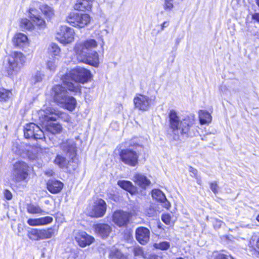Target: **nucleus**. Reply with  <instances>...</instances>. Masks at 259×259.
Wrapping results in <instances>:
<instances>
[{
	"instance_id": "c85d7f7f",
	"label": "nucleus",
	"mask_w": 259,
	"mask_h": 259,
	"mask_svg": "<svg viewBox=\"0 0 259 259\" xmlns=\"http://www.w3.org/2000/svg\"><path fill=\"white\" fill-rule=\"evenodd\" d=\"M199 118L201 124H207L210 122L211 116L208 112L200 110L199 112Z\"/></svg>"
},
{
	"instance_id": "1a4fd4ad",
	"label": "nucleus",
	"mask_w": 259,
	"mask_h": 259,
	"mask_svg": "<svg viewBox=\"0 0 259 259\" xmlns=\"http://www.w3.org/2000/svg\"><path fill=\"white\" fill-rule=\"evenodd\" d=\"M136 149L128 148L122 150L119 154L121 161L131 166H136L138 163L139 155Z\"/></svg>"
},
{
	"instance_id": "5701e85b",
	"label": "nucleus",
	"mask_w": 259,
	"mask_h": 259,
	"mask_svg": "<svg viewBox=\"0 0 259 259\" xmlns=\"http://www.w3.org/2000/svg\"><path fill=\"white\" fill-rule=\"evenodd\" d=\"M134 182L142 188L148 186L151 182L146 176L141 174H137L134 178Z\"/></svg>"
},
{
	"instance_id": "a18cd8bd",
	"label": "nucleus",
	"mask_w": 259,
	"mask_h": 259,
	"mask_svg": "<svg viewBox=\"0 0 259 259\" xmlns=\"http://www.w3.org/2000/svg\"><path fill=\"white\" fill-rule=\"evenodd\" d=\"M210 188L214 193H217L218 192V185L217 182H214L210 184Z\"/></svg>"
},
{
	"instance_id": "8fccbe9b",
	"label": "nucleus",
	"mask_w": 259,
	"mask_h": 259,
	"mask_svg": "<svg viewBox=\"0 0 259 259\" xmlns=\"http://www.w3.org/2000/svg\"><path fill=\"white\" fill-rule=\"evenodd\" d=\"M161 202L163 204V206L166 208L168 209L170 206V203L167 201L166 198L165 200H162Z\"/></svg>"
},
{
	"instance_id": "f257e3e1",
	"label": "nucleus",
	"mask_w": 259,
	"mask_h": 259,
	"mask_svg": "<svg viewBox=\"0 0 259 259\" xmlns=\"http://www.w3.org/2000/svg\"><path fill=\"white\" fill-rule=\"evenodd\" d=\"M97 47V41L92 38L76 42L74 50L78 61L98 67L99 64V55L94 50Z\"/></svg>"
},
{
	"instance_id": "6e6d98bb",
	"label": "nucleus",
	"mask_w": 259,
	"mask_h": 259,
	"mask_svg": "<svg viewBox=\"0 0 259 259\" xmlns=\"http://www.w3.org/2000/svg\"><path fill=\"white\" fill-rule=\"evenodd\" d=\"M191 172L193 173L194 175H196L197 174V170L192 167H190V170H189Z\"/></svg>"
},
{
	"instance_id": "4d7b16f0",
	"label": "nucleus",
	"mask_w": 259,
	"mask_h": 259,
	"mask_svg": "<svg viewBox=\"0 0 259 259\" xmlns=\"http://www.w3.org/2000/svg\"><path fill=\"white\" fill-rule=\"evenodd\" d=\"M118 259H128V258L127 255L122 253Z\"/></svg>"
},
{
	"instance_id": "3c124183",
	"label": "nucleus",
	"mask_w": 259,
	"mask_h": 259,
	"mask_svg": "<svg viewBox=\"0 0 259 259\" xmlns=\"http://www.w3.org/2000/svg\"><path fill=\"white\" fill-rule=\"evenodd\" d=\"M256 30H253L252 31V35L256 37V38L259 39V28L256 29L255 28Z\"/></svg>"
},
{
	"instance_id": "864d4df0",
	"label": "nucleus",
	"mask_w": 259,
	"mask_h": 259,
	"mask_svg": "<svg viewBox=\"0 0 259 259\" xmlns=\"http://www.w3.org/2000/svg\"><path fill=\"white\" fill-rule=\"evenodd\" d=\"M252 18L253 20H256L259 22V13H256L252 15Z\"/></svg>"
},
{
	"instance_id": "473e14b6",
	"label": "nucleus",
	"mask_w": 259,
	"mask_h": 259,
	"mask_svg": "<svg viewBox=\"0 0 259 259\" xmlns=\"http://www.w3.org/2000/svg\"><path fill=\"white\" fill-rule=\"evenodd\" d=\"M152 195L153 198L161 202L162 200H165V196L164 194L159 189L153 190L152 192Z\"/></svg>"
},
{
	"instance_id": "052dcab7",
	"label": "nucleus",
	"mask_w": 259,
	"mask_h": 259,
	"mask_svg": "<svg viewBox=\"0 0 259 259\" xmlns=\"http://www.w3.org/2000/svg\"><path fill=\"white\" fill-rule=\"evenodd\" d=\"M256 220L259 222V214L256 217Z\"/></svg>"
},
{
	"instance_id": "4be33fe9",
	"label": "nucleus",
	"mask_w": 259,
	"mask_h": 259,
	"mask_svg": "<svg viewBox=\"0 0 259 259\" xmlns=\"http://www.w3.org/2000/svg\"><path fill=\"white\" fill-rule=\"evenodd\" d=\"M53 220V218L49 216L37 219H29L27 220V224L31 226H42L51 223Z\"/></svg>"
},
{
	"instance_id": "ea45409f",
	"label": "nucleus",
	"mask_w": 259,
	"mask_h": 259,
	"mask_svg": "<svg viewBox=\"0 0 259 259\" xmlns=\"http://www.w3.org/2000/svg\"><path fill=\"white\" fill-rule=\"evenodd\" d=\"M174 0H164L163 8L166 11H170L174 8Z\"/></svg>"
},
{
	"instance_id": "a878e982",
	"label": "nucleus",
	"mask_w": 259,
	"mask_h": 259,
	"mask_svg": "<svg viewBox=\"0 0 259 259\" xmlns=\"http://www.w3.org/2000/svg\"><path fill=\"white\" fill-rule=\"evenodd\" d=\"M117 184L121 188L130 192L132 194H134L137 192L136 187L134 186L130 181L120 180L118 181Z\"/></svg>"
},
{
	"instance_id": "72a5a7b5",
	"label": "nucleus",
	"mask_w": 259,
	"mask_h": 259,
	"mask_svg": "<svg viewBox=\"0 0 259 259\" xmlns=\"http://www.w3.org/2000/svg\"><path fill=\"white\" fill-rule=\"evenodd\" d=\"M20 26L28 30H33L34 29V25L32 22L26 18L21 20Z\"/></svg>"
},
{
	"instance_id": "680f3d73",
	"label": "nucleus",
	"mask_w": 259,
	"mask_h": 259,
	"mask_svg": "<svg viewBox=\"0 0 259 259\" xmlns=\"http://www.w3.org/2000/svg\"><path fill=\"white\" fill-rule=\"evenodd\" d=\"M177 259H184V258H182V257H179V258H177Z\"/></svg>"
},
{
	"instance_id": "f8f14e48",
	"label": "nucleus",
	"mask_w": 259,
	"mask_h": 259,
	"mask_svg": "<svg viewBox=\"0 0 259 259\" xmlns=\"http://www.w3.org/2000/svg\"><path fill=\"white\" fill-rule=\"evenodd\" d=\"M24 135L26 139H42L45 138L44 133L40 127L33 123L25 125Z\"/></svg>"
},
{
	"instance_id": "5fc2aeb1",
	"label": "nucleus",
	"mask_w": 259,
	"mask_h": 259,
	"mask_svg": "<svg viewBox=\"0 0 259 259\" xmlns=\"http://www.w3.org/2000/svg\"><path fill=\"white\" fill-rule=\"evenodd\" d=\"M168 22L164 21L161 24V30H163L165 27H166L168 26Z\"/></svg>"
},
{
	"instance_id": "7ed1b4c3",
	"label": "nucleus",
	"mask_w": 259,
	"mask_h": 259,
	"mask_svg": "<svg viewBox=\"0 0 259 259\" xmlns=\"http://www.w3.org/2000/svg\"><path fill=\"white\" fill-rule=\"evenodd\" d=\"M169 124L175 135L179 133L188 135L195 122L193 115L187 116L181 120L174 110H171L169 114Z\"/></svg>"
},
{
	"instance_id": "58836bf2",
	"label": "nucleus",
	"mask_w": 259,
	"mask_h": 259,
	"mask_svg": "<svg viewBox=\"0 0 259 259\" xmlns=\"http://www.w3.org/2000/svg\"><path fill=\"white\" fill-rule=\"evenodd\" d=\"M155 248L161 249V250H167L170 247V244L169 242L166 241L161 242L159 243H155L154 244Z\"/></svg>"
},
{
	"instance_id": "c756f323",
	"label": "nucleus",
	"mask_w": 259,
	"mask_h": 259,
	"mask_svg": "<svg viewBox=\"0 0 259 259\" xmlns=\"http://www.w3.org/2000/svg\"><path fill=\"white\" fill-rule=\"evenodd\" d=\"M12 95L11 90L0 88V102H7L11 98Z\"/></svg>"
},
{
	"instance_id": "13d9d810",
	"label": "nucleus",
	"mask_w": 259,
	"mask_h": 259,
	"mask_svg": "<svg viewBox=\"0 0 259 259\" xmlns=\"http://www.w3.org/2000/svg\"><path fill=\"white\" fill-rule=\"evenodd\" d=\"M256 246L257 248L259 249V238L258 239V240H257V241L256 242Z\"/></svg>"
},
{
	"instance_id": "4c0bfd02",
	"label": "nucleus",
	"mask_w": 259,
	"mask_h": 259,
	"mask_svg": "<svg viewBox=\"0 0 259 259\" xmlns=\"http://www.w3.org/2000/svg\"><path fill=\"white\" fill-rule=\"evenodd\" d=\"M44 74L40 71H37L33 75L31 79L32 83L36 84L42 81Z\"/></svg>"
},
{
	"instance_id": "bb28decb",
	"label": "nucleus",
	"mask_w": 259,
	"mask_h": 259,
	"mask_svg": "<svg viewBox=\"0 0 259 259\" xmlns=\"http://www.w3.org/2000/svg\"><path fill=\"white\" fill-rule=\"evenodd\" d=\"M64 99V100H65V102L64 103H61V106L69 111H73L75 109L76 105V101L75 98L67 96Z\"/></svg>"
},
{
	"instance_id": "6ab92c4d",
	"label": "nucleus",
	"mask_w": 259,
	"mask_h": 259,
	"mask_svg": "<svg viewBox=\"0 0 259 259\" xmlns=\"http://www.w3.org/2000/svg\"><path fill=\"white\" fill-rule=\"evenodd\" d=\"M13 45L20 48H23L29 44L27 36L22 33H16L12 39Z\"/></svg>"
},
{
	"instance_id": "9d476101",
	"label": "nucleus",
	"mask_w": 259,
	"mask_h": 259,
	"mask_svg": "<svg viewBox=\"0 0 259 259\" xmlns=\"http://www.w3.org/2000/svg\"><path fill=\"white\" fill-rule=\"evenodd\" d=\"M38 114L40 116H44L46 120L48 121L49 120L56 121L58 118H62L67 122H69L70 120V118L68 114L52 108H47L45 110H40Z\"/></svg>"
},
{
	"instance_id": "c03bdc74",
	"label": "nucleus",
	"mask_w": 259,
	"mask_h": 259,
	"mask_svg": "<svg viewBox=\"0 0 259 259\" xmlns=\"http://www.w3.org/2000/svg\"><path fill=\"white\" fill-rule=\"evenodd\" d=\"M212 223L214 228L215 229H218L221 228V226L223 224V222L217 219H213Z\"/></svg>"
},
{
	"instance_id": "b1692460",
	"label": "nucleus",
	"mask_w": 259,
	"mask_h": 259,
	"mask_svg": "<svg viewBox=\"0 0 259 259\" xmlns=\"http://www.w3.org/2000/svg\"><path fill=\"white\" fill-rule=\"evenodd\" d=\"M45 121H47V123L46 124V129L49 132H51L53 134H56L58 133H60L62 130V126L61 124L50 122L51 120H49V121L46 120L45 116H42Z\"/></svg>"
},
{
	"instance_id": "39448f33",
	"label": "nucleus",
	"mask_w": 259,
	"mask_h": 259,
	"mask_svg": "<svg viewBox=\"0 0 259 259\" xmlns=\"http://www.w3.org/2000/svg\"><path fill=\"white\" fill-rule=\"evenodd\" d=\"M29 174V166L26 162L18 161L13 165L11 180L15 183L25 182Z\"/></svg>"
},
{
	"instance_id": "393cba45",
	"label": "nucleus",
	"mask_w": 259,
	"mask_h": 259,
	"mask_svg": "<svg viewBox=\"0 0 259 259\" xmlns=\"http://www.w3.org/2000/svg\"><path fill=\"white\" fill-rule=\"evenodd\" d=\"M39 9L47 19L51 20L55 16L54 8L48 5H42L40 6Z\"/></svg>"
},
{
	"instance_id": "9b49d317",
	"label": "nucleus",
	"mask_w": 259,
	"mask_h": 259,
	"mask_svg": "<svg viewBox=\"0 0 259 259\" xmlns=\"http://www.w3.org/2000/svg\"><path fill=\"white\" fill-rule=\"evenodd\" d=\"M135 108L143 111H148L153 103V100L149 97L137 94L133 99Z\"/></svg>"
},
{
	"instance_id": "49530a36",
	"label": "nucleus",
	"mask_w": 259,
	"mask_h": 259,
	"mask_svg": "<svg viewBox=\"0 0 259 259\" xmlns=\"http://www.w3.org/2000/svg\"><path fill=\"white\" fill-rule=\"evenodd\" d=\"M216 259H234L231 255H228L224 254H219L217 256Z\"/></svg>"
},
{
	"instance_id": "a19ab883",
	"label": "nucleus",
	"mask_w": 259,
	"mask_h": 259,
	"mask_svg": "<svg viewBox=\"0 0 259 259\" xmlns=\"http://www.w3.org/2000/svg\"><path fill=\"white\" fill-rule=\"evenodd\" d=\"M122 253L116 248H113L110 250L109 257L112 258L118 259Z\"/></svg>"
},
{
	"instance_id": "423d86ee",
	"label": "nucleus",
	"mask_w": 259,
	"mask_h": 259,
	"mask_svg": "<svg viewBox=\"0 0 259 259\" xmlns=\"http://www.w3.org/2000/svg\"><path fill=\"white\" fill-rule=\"evenodd\" d=\"M91 18L89 14L82 13H70L66 17L67 22L72 26L84 28L90 24Z\"/></svg>"
},
{
	"instance_id": "4468645a",
	"label": "nucleus",
	"mask_w": 259,
	"mask_h": 259,
	"mask_svg": "<svg viewBox=\"0 0 259 259\" xmlns=\"http://www.w3.org/2000/svg\"><path fill=\"white\" fill-rule=\"evenodd\" d=\"M65 78L63 80V85L64 87H62L61 85H56L52 88V95L53 97L54 100L61 104V103H64L65 100V98L67 96V92L66 89V85L64 84Z\"/></svg>"
},
{
	"instance_id": "603ef678",
	"label": "nucleus",
	"mask_w": 259,
	"mask_h": 259,
	"mask_svg": "<svg viewBox=\"0 0 259 259\" xmlns=\"http://www.w3.org/2000/svg\"><path fill=\"white\" fill-rule=\"evenodd\" d=\"M148 259H163V258L161 256L153 254V255H150Z\"/></svg>"
},
{
	"instance_id": "cd10ccee",
	"label": "nucleus",
	"mask_w": 259,
	"mask_h": 259,
	"mask_svg": "<svg viewBox=\"0 0 259 259\" xmlns=\"http://www.w3.org/2000/svg\"><path fill=\"white\" fill-rule=\"evenodd\" d=\"M93 2L87 0H77V3L75 5L74 8L79 11L91 10Z\"/></svg>"
},
{
	"instance_id": "a211bd4d",
	"label": "nucleus",
	"mask_w": 259,
	"mask_h": 259,
	"mask_svg": "<svg viewBox=\"0 0 259 259\" xmlns=\"http://www.w3.org/2000/svg\"><path fill=\"white\" fill-rule=\"evenodd\" d=\"M136 238L141 244H146L150 238V231L147 228L140 227L136 230Z\"/></svg>"
},
{
	"instance_id": "7c9ffc66",
	"label": "nucleus",
	"mask_w": 259,
	"mask_h": 259,
	"mask_svg": "<svg viewBox=\"0 0 259 259\" xmlns=\"http://www.w3.org/2000/svg\"><path fill=\"white\" fill-rule=\"evenodd\" d=\"M31 20L34 25V28L36 27L38 29H44L47 26L45 20L40 16H37Z\"/></svg>"
},
{
	"instance_id": "e433bc0d",
	"label": "nucleus",
	"mask_w": 259,
	"mask_h": 259,
	"mask_svg": "<svg viewBox=\"0 0 259 259\" xmlns=\"http://www.w3.org/2000/svg\"><path fill=\"white\" fill-rule=\"evenodd\" d=\"M49 51L50 53L54 56H59L60 53V48L57 44L54 43H52L50 45L49 48Z\"/></svg>"
},
{
	"instance_id": "ddd939ff",
	"label": "nucleus",
	"mask_w": 259,
	"mask_h": 259,
	"mask_svg": "<svg viewBox=\"0 0 259 259\" xmlns=\"http://www.w3.org/2000/svg\"><path fill=\"white\" fill-rule=\"evenodd\" d=\"M106 210V204L102 199H97L91 208L89 214L92 217L99 218L103 217Z\"/></svg>"
},
{
	"instance_id": "2eb2a0df",
	"label": "nucleus",
	"mask_w": 259,
	"mask_h": 259,
	"mask_svg": "<svg viewBox=\"0 0 259 259\" xmlns=\"http://www.w3.org/2000/svg\"><path fill=\"white\" fill-rule=\"evenodd\" d=\"M61 149L73 158L76 155V146L73 140H67L60 144Z\"/></svg>"
},
{
	"instance_id": "412c9836",
	"label": "nucleus",
	"mask_w": 259,
	"mask_h": 259,
	"mask_svg": "<svg viewBox=\"0 0 259 259\" xmlns=\"http://www.w3.org/2000/svg\"><path fill=\"white\" fill-rule=\"evenodd\" d=\"M63 183L56 180H49L47 183L48 190L53 194L60 192L63 187Z\"/></svg>"
},
{
	"instance_id": "de8ad7c7",
	"label": "nucleus",
	"mask_w": 259,
	"mask_h": 259,
	"mask_svg": "<svg viewBox=\"0 0 259 259\" xmlns=\"http://www.w3.org/2000/svg\"><path fill=\"white\" fill-rule=\"evenodd\" d=\"M4 195H5V198L7 200H11L12 198V194L11 192L8 190H6L5 191Z\"/></svg>"
},
{
	"instance_id": "09e8293b",
	"label": "nucleus",
	"mask_w": 259,
	"mask_h": 259,
	"mask_svg": "<svg viewBox=\"0 0 259 259\" xmlns=\"http://www.w3.org/2000/svg\"><path fill=\"white\" fill-rule=\"evenodd\" d=\"M147 214L149 217H152L155 215V211L153 208L150 207L148 210L147 211Z\"/></svg>"
},
{
	"instance_id": "20e7f679",
	"label": "nucleus",
	"mask_w": 259,
	"mask_h": 259,
	"mask_svg": "<svg viewBox=\"0 0 259 259\" xmlns=\"http://www.w3.org/2000/svg\"><path fill=\"white\" fill-rule=\"evenodd\" d=\"M8 67L7 72L9 77H13L24 66L26 57L21 52H12L8 57Z\"/></svg>"
},
{
	"instance_id": "6e6552de",
	"label": "nucleus",
	"mask_w": 259,
	"mask_h": 259,
	"mask_svg": "<svg viewBox=\"0 0 259 259\" xmlns=\"http://www.w3.org/2000/svg\"><path fill=\"white\" fill-rule=\"evenodd\" d=\"M75 32L73 29L66 26H61L56 34L57 39L63 45H67L74 41Z\"/></svg>"
},
{
	"instance_id": "f03ea898",
	"label": "nucleus",
	"mask_w": 259,
	"mask_h": 259,
	"mask_svg": "<svg viewBox=\"0 0 259 259\" xmlns=\"http://www.w3.org/2000/svg\"><path fill=\"white\" fill-rule=\"evenodd\" d=\"M90 71L84 68L76 67L71 70L64 77V84L69 91L78 92L80 91V86L78 83H84L90 79Z\"/></svg>"
},
{
	"instance_id": "37998d69",
	"label": "nucleus",
	"mask_w": 259,
	"mask_h": 259,
	"mask_svg": "<svg viewBox=\"0 0 259 259\" xmlns=\"http://www.w3.org/2000/svg\"><path fill=\"white\" fill-rule=\"evenodd\" d=\"M161 219L162 221L167 225H170L171 224V217L170 214L166 213L162 215Z\"/></svg>"
},
{
	"instance_id": "dca6fc26",
	"label": "nucleus",
	"mask_w": 259,
	"mask_h": 259,
	"mask_svg": "<svg viewBox=\"0 0 259 259\" xmlns=\"http://www.w3.org/2000/svg\"><path fill=\"white\" fill-rule=\"evenodd\" d=\"M128 213L121 210L116 211L112 215L113 222L118 226L126 225L128 222Z\"/></svg>"
},
{
	"instance_id": "f3484780",
	"label": "nucleus",
	"mask_w": 259,
	"mask_h": 259,
	"mask_svg": "<svg viewBox=\"0 0 259 259\" xmlns=\"http://www.w3.org/2000/svg\"><path fill=\"white\" fill-rule=\"evenodd\" d=\"M75 239L78 243V244L81 247L90 245L95 240L94 237L84 232L77 233L75 235Z\"/></svg>"
},
{
	"instance_id": "c9c22d12",
	"label": "nucleus",
	"mask_w": 259,
	"mask_h": 259,
	"mask_svg": "<svg viewBox=\"0 0 259 259\" xmlns=\"http://www.w3.org/2000/svg\"><path fill=\"white\" fill-rule=\"evenodd\" d=\"M54 162L61 168H64L66 166L67 164V160L60 155H57L56 157Z\"/></svg>"
},
{
	"instance_id": "2f4dec72",
	"label": "nucleus",
	"mask_w": 259,
	"mask_h": 259,
	"mask_svg": "<svg viewBox=\"0 0 259 259\" xmlns=\"http://www.w3.org/2000/svg\"><path fill=\"white\" fill-rule=\"evenodd\" d=\"M27 210L29 213L32 214L41 213L44 212L38 205L32 204L27 205Z\"/></svg>"
},
{
	"instance_id": "79ce46f5",
	"label": "nucleus",
	"mask_w": 259,
	"mask_h": 259,
	"mask_svg": "<svg viewBox=\"0 0 259 259\" xmlns=\"http://www.w3.org/2000/svg\"><path fill=\"white\" fill-rule=\"evenodd\" d=\"M29 17L31 20L39 16L40 15L38 14L37 10L35 8H30L29 10Z\"/></svg>"
},
{
	"instance_id": "bf43d9fd",
	"label": "nucleus",
	"mask_w": 259,
	"mask_h": 259,
	"mask_svg": "<svg viewBox=\"0 0 259 259\" xmlns=\"http://www.w3.org/2000/svg\"><path fill=\"white\" fill-rule=\"evenodd\" d=\"M256 3L257 6L259 7V0H256Z\"/></svg>"
},
{
	"instance_id": "aec40b11",
	"label": "nucleus",
	"mask_w": 259,
	"mask_h": 259,
	"mask_svg": "<svg viewBox=\"0 0 259 259\" xmlns=\"http://www.w3.org/2000/svg\"><path fill=\"white\" fill-rule=\"evenodd\" d=\"M95 232L102 238L109 236L111 231V227L106 224H98L94 226Z\"/></svg>"
},
{
	"instance_id": "f704fd0d",
	"label": "nucleus",
	"mask_w": 259,
	"mask_h": 259,
	"mask_svg": "<svg viewBox=\"0 0 259 259\" xmlns=\"http://www.w3.org/2000/svg\"><path fill=\"white\" fill-rule=\"evenodd\" d=\"M58 59H51L47 62V68L50 71L54 72L58 66Z\"/></svg>"
},
{
	"instance_id": "0eeeda50",
	"label": "nucleus",
	"mask_w": 259,
	"mask_h": 259,
	"mask_svg": "<svg viewBox=\"0 0 259 259\" xmlns=\"http://www.w3.org/2000/svg\"><path fill=\"white\" fill-rule=\"evenodd\" d=\"M55 234V230L52 228L47 229L32 228L28 231L27 236L32 241H38L50 239Z\"/></svg>"
}]
</instances>
